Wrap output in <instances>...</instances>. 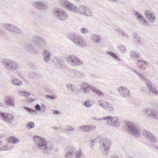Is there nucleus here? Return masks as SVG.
Returning a JSON list of instances; mask_svg holds the SVG:
<instances>
[{
	"instance_id": "f257e3e1",
	"label": "nucleus",
	"mask_w": 158,
	"mask_h": 158,
	"mask_svg": "<svg viewBox=\"0 0 158 158\" xmlns=\"http://www.w3.org/2000/svg\"><path fill=\"white\" fill-rule=\"evenodd\" d=\"M34 142L38 148L44 154L49 153L53 148V144L50 142H46L45 139L38 136H34Z\"/></svg>"
},
{
	"instance_id": "f03ea898",
	"label": "nucleus",
	"mask_w": 158,
	"mask_h": 158,
	"mask_svg": "<svg viewBox=\"0 0 158 158\" xmlns=\"http://www.w3.org/2000/svg\"><path fill=\"white\" fill-rule=\"evenodd\" d=\"M127 131L131 136L137 138L139 136L141 130L136 124L129 121L126 122Z\"/></svg>"
},
{
	"instance_id": "7ed1b4c3",
	"label": "nucleus",
	"mask_w": 158,
	"mask_h": 158,
	"mask_svg": "<svg viewBox=\"0 0 158 158\" xmlns=\"http://www.w3.org/2000/svg\"><path fill=\"white\" fill-rule=\"evenodd\" d=\"M52 14L54 17L61 21L66 20L68 17L66 12L61 8L58 7H55L53 8Z\"/></svg>"
},
{
	"instance_id": "20e7f679",
	"label": "nucleus",
	"mask_w": 158,
	"mask_h": 158,
	"mask_svg": "<svg viewBox=\"0 0 158 158\" xmlns=\"http://www.w3.org/2000/svg\"><path fill=\"white\" fill-rule=\"evenodd\" d=\"M111 144V140L109 139L105 138L101 139L100 143V148L103 154L106 155L108 154Z\"/></svg>"
},
{
	"instance_id": "39448f33",
	"label": "nucleus",
	"mask_w": 158,
	"mask_h": 158,
	"mask_svg": "<svg viewBox=\"0 0 158 158\" xmlns=\"http://www.w3.org/2000/svg\"><path fill=\"white\" fill-rule=\"evenodd\" d=\"M59 3L62 7H64L68 11L74 12L79 11L78 8L77 6L67 0H60Z\"/></svg>"
},
{
	"instance_id": "423d86ee",
	"label": "nucleus",
	"mask_w": 158,
	"mask_h": 158,
	"mask_svg": "<svg viewBox=\"0 0 158 158\" xmlns=\"http://www.w3.org/2000/svg\"><path fill=\"white\" fill-rule=\"evenodd\" d=\"M2 63L3 66L9 71H14L17 70L19 68L18 64L11 60H5Z\"/></svg>"
},
{
	"instance_id": "0eeeda50",
	"label": "nucleus",
	"mask_w": 158,
	"mask_h": 158,
	"mask_svg": "<svg viewBox=\"0 0 158 158\" xmlns=\"http://www.w3.org/2000/svg\"><path fill=\"white\" fill-rule=\"evenodd\" d=\"M66 60L70 65L73 66L82 65L84 64L83 61L74 55L68 56L66 58Z\"/></svg>"
},
{
	"instance_id": "6e6552de",
	"label": "nucleus",
	"mask_w": 158,
	"mask_h": 158,
	"mask_svg": "<svg viewBox=\"0 0 158 158\" xmlns=\"http://www.w3.org/2000/svg\"><path fill=\"white\" fill-rule=\"evenodd\" d=\"M69 39L73 42L80 47H83L85 46V43L83 40L80 38L79 36L75 34H70Z\"/></svg>"
},
{
	"instance_id": "1a4fd4ad",
	"label": "nucleus",
	"mask_w": 158,
	"mask_h": 158,
	"mask_svg": "<svg viewBox=\"0 0 158 158\" xmlns=\"http://www.w3.org/2000/svg\"><path fill=\"white\" fill-rule=\"evenodd\" d=\"M138 75L146 82V84L147 86L148 89L150 91L155 95H158V91L157 90L155 87H153V85L150 82V81L141 73H139Z\"/></svg>"
},
{
	"instance_id": "9d476101",
	"label": "nucleus",
	"mask_w": 158,
	"mask_h": 158,
	"mask_svg": "<svg viewBox=\"0 0 158 158\" xmlns=\"http://www.w3.org/2000/svg\"><path fill=\"white\" fill-rule=\"evenodd\" d=\"M102 119L107 120V123L111 126L117 127L120 125V124L118 122V118L116 117H111V116H108L103 117Z\"/></svg>"
},
{
	"instance_id": "9b49d317",
	"label": "nucleus",
	"mask_w": 158,
	"mask_h": 158,
	"mask_svg": "<svg viewBox=\"0 0 158 158\" xmlns=\"http://www.w3.org/2000/svg\"><path fill=\"white\" fill-rule=\"evenodd\" d=\"M143 113L155 119L158 118V112L155 109L149 108H145L143 110Z\"/></svg>"
},
{
	"instance_id": "f8f14e48",
	"label": "nucleus",
	"mask_w": 158,
	"mask_h": 158,
	"mask_svg": "<svg viewBox=\"0 0 158 158\" xmlns=\"http://www.w3.org/2000/svg\"><path fill=\"white\" fill-rule=\"evenodd\" d=\"M143 136L149 142L155 143L157 141L156 137L151 132L146 130L142 131Z\"/></svg>"
},
{
	"instance_id": "ddd939ff",
	"label": "nucleus",
	"mask_w": 158,
	"mask_h": 158,
	"mask_svg": "<svg viewBox=\"0 0 158 158\" xmlns=\"http://www.w3.org/2000/svg\"><path fill=\"white\" fill-rule=\"evenodd\" d=\"M32 40L34 42L35 45L38 47L39 49L40 48L43 47L46 42L44 39L40 37H34Z\"/></svg>"
},
{
	"instance_id": "4468645a",
	"label": "nucleus",
	"mask_w": 158,
	"mask_h": 158,
	"mask_svg": "<svg viewBox=\"0 0 158 158\" xmlns=\"http://www.w3.org/2000/svg\"><path fill=\"white\" fill-rule=\"evenodd\" d=\"M32 5L36 8L40 10H45L48 8V6L45 2L41 1H35L32 2Z\"/></svg>"
},
{
	"instance_id": "2eb2a0df",
	"label": "nucleus",
	"mask_w": 158,
	"mask_h": 158,
	"mask_svg": "<svg viewBox=\"0 0 158 158\" xmlns=\"http://www.w3.org/2000/svg\"><path fill=\"white\" fill-rule=\"evenodd\" d=\"M92 87L87 82H83L81 85L80 89L82 92L84 94H87L89 93V90H91Z\"/></svg>"
},
{
	"instance_id": "dca6fc26",
	"label": "nucleus",
	"mask_w": 158,
	"mask_h": 158,
	"mask_svg": "<svg viewBox=\"0 0 158 158\" xmlns=\"http://www.w3.org/2000/svg\"><path fill=\"white\" fill-rule=\"evenodd\" d=\"M96 128L95 126L86 125L80 126L78 128V130L81 131H86L88 132L94 130Z\"/></svg>"
},
{
	"instance_id": "f3484780",
	"label": "nucleus",
	"mask_w": 158,
	"mask_h": 158,
	"mask_svg": "<svg viewBox=\"0 0 158 158\" xmlns=\"http://www.w3.org/2000/svg\"><path fill=\"white\" fill-rule=\"evenodd\" d=\"M119 94L124 97H128L130 94V91L126 87L121 86L118 88Z\"/></svg>"
},
{
	"instance_id": "a211bd4d",
	"label": "nucleus",
	"mask_w": 158,
	"mask_h": 158,
	"mask_svg": "<svg viewBox=\"0 0 158 158\" xmlns=\"http://www.w3.org/2000/svg\"><path fill=\"white\" fill-rule=\"evenodd\" d=\"M5 102L8 106L14 107L15 106V100L12 97L6 96L5 97Z\"/></svg>"
},
{
	"instance_id": "6ab92c4d",
	"label": "nucleus",
	"mask_w": 158,
	"mask_h": 158,
	"mask_svg": "<svg viewBox=\"0 0 158 158\" xmlns=\"http://www.w3.org/2000/svg\"><path fill=\"white\" fill-rule=\"evenodd\" d=\"M34 108L35 109V110L25 106H23V108L24 109L27 111L28 112L31 114H33L34 113H36V111H40L41 110V107L40 105L39 104H36Z\"/></svg>"
},
{
	"instance_id": "aec40b11",
	"label": "nucleus",
	"mask_w": 158,
	"mask_h": 158,
	"mask_svg": "<svg viewBox=\"0 0 158 158\" xmlns=\"http://www.w3.org/2000/svg\"><path fill=\"white\" fill-rule=\"evenodd\" d=\"M76 150V149L71 147H67L65 149V152L67 154L65 155V157L68 158L71 157V155L74 154V152H75Z\"/></svg>"
},
{
	"instance_id": "412c9836",
	"label": "nucleus",
	"mask_w": 158,
	"mask_h": 158,
	"mask_svg": "<svg viewBox=\"0 0 158 158\" xmlns=\"http://www.w3.org/2000/svg\"><path fill=\"white\" fill-rule=\"evenodd\" d=\"M51 54L49 51L44 50L43 52V56L44 61L46 63H48L50 60Z\"/></svg>"
},
{
	"instance_id": "4be33fe9",
	"label": "nucleus",
	"mask_w": 158,
	"mask_h": 158,
	"mask_svg": "<svg viewBox=\"0 0 158 158\" xmlns=\"http://www.w3.org/2000/svg\"><path fill=\"white\" fill-rule=\"evenodd\" d=\"M135 17L137 18V20L139 21L140 23L143 24L144 25L147 24V22L145 18L139 12L135 11Z\"/></svg>"
},
{
	"instance_id": "5701e85b",
	"label": "nucleus",
	"mask_w": 158,
	"mask_h": 158,
	"mask_svg": "<svg viewBox=\"0 0 158 158\" xmlns=\"http://www.w3.org/2000/svg\"><path fill=\"white\" fill-rule=\"evenodd\" d=\"M14 118L12 114L6 113L3 119L5 122L9 124L12 123L14 121Z\"/></svg>"
},
{
	"instance_id": "b1692460",
	"label": "nucleus",
	"mask_w": 158,
	"mask_h": 158,
	"mask_svg": "<svg viewBox=\"0 0 158 158\" xmlns=\"http://www.w3.org/2000/svg\"><path fill=\"white\" fill-rule=\"evenodd\" d=\"M145 16L150 22H152L155 20L156 19L154 15L151 12L148 10H146L145 11Z\"/></svg>"
},
{
	"instance_id": "393cba45",
	"label": "nucleus",
	"mask_w": 158,
	"mask_h": 158,
	"mask_svg": "<svg viewBox=\"0 0 158 158\" xmlns=\"http://www.w3.org/2000/svg\"><path fill=\"white\" fill-rule=\"evenodd\" d=\"M74 154L71 156V158H82L83 153L81 150L77 151V149Z\"/></svg>"
},
{
	"instance_id": "a878e982",
	"label": "nucleus",
	"mask_w": 158,
	"mask_h": 158,
	"mask_svg": "<svg viewBox=\"0 0 158 158\" xmlns=\"http://www.w3.org/2000/svg\"><path fill=\"white\" fill-rule=\"evenodd\" d=\"M71 73L74 76L77 77L81 78L84 76V73L78 71L76 70H72L71 71Z\"/></svg>"
},
{
	"instance_id": "bb28decb",
	"label": "nucleus",
	"mask_w": 158,
	"mask_h": 158,
	"mask_svg": "<svg viewBox=\"0 0 158 158\" xmlns=\"http://www.w3.org/2000/svg\"><path fill=\"white\" fill-rule=\"evenodd\" d=\"M24 48L26 51L29 52H30L33 51L36 52L38 50L36 49L35 47H34V45L32 44L27 46H25Z\"/></svg>"
},
{
	"instance_id": "cd10ccee",
	"label": "nucleus",
	"mask_w": 158,
	"mask_h": 158,
	"mask_svg": "<svg viewBox=\"0 0 158 158\" xmlns=\"http://www.w3.org/2000/svg\"><path fill=\"white\" fill-rule=\"evenodd\" d=\"M7 139L9 143L12 144H16L19 141V140L18 138L14 136H11Z\"/></svg>"
},
{
	"instance_id": "c85d7f7f",
	"label": "nucleus",
	"mask_w": 158,
	"mask_h": 158,
	"mask_svg": "<svg viewBox=\"0 0 158 158\" xmlns=\"http://www.w3.org/2000/svg\"><path fill=\"white\" fill-rule=\"evenodd\" d=\"M91 90L92 91L95 93L96 94L98 95L101 96H103L104 95V93L96 88L93 87L91 88Z\"/></svg>"
},
{
	"instance_id": "c756f323",
	"label": "nucleus",
	"mask_w": 158,
	"mask_h": 158,
	"mask_svg": "<svg viewBox=\"0 0 158 158\" xmlns=\"http://www.w3.org/2000/svg\"><path fill=\"white\" fill-rule=\"evenodd\" d=\"M11 30L10 31L13 32L15 33L18 34H20L21 32V30L18 27L13 25V26Z\"/></svg>"
},
{
	"instance_id": "7c9ffc66",
	"label": "nucleus",
	"mask_w": 158,
	"mask_h": 158,
	"mask_svg": "<svg viewBox=\"0 0 158 158\" xmlns=\"http://www.w3.org/2000/svg\"><path fill=\"white\" fill-rule=\"evenodd\" d=\"M85 13L84 15L87 16L91 17L93 15V13L91 10L87 7L86 8V9L85 11Z\"/></svg>"
},
{
	"instance_id": "2f4dec72",
	"label": "nucleus",
	"mask_w": 158,
	"mask_h": 158,
	"mask_svg": "<svg viewBox=\"0 0 158 158\" xmlns=\"http://www.w3.org/2000/svg\"><path fill=\"white\" fill-rule=\"evenodd\" d=\"M106 53L110 55L112 57L116 59L117 60L119 61H120V59L119 57L113 52H107Z\"/></svg>"
},
{
	"instance_id": "473e14b6",
	"label": "nucleus",
	"mask_w": 158,
	"mask_h": 158,
	"mask_svg": "<svg viewBox=\"0 0 158 158\" xmlns=\"http://www.w3.org/2000/svg\"><path fill=\"white\" fill-rule=\"evenodd\" d=\"M92 39L95 43H100L101 41L100 37L98 35H94Z\"/></svg>"
},
{
	"instance_id": "72a5a7b5",
	"label": "nucleus",
	"mask_w": 158,
	"mask_h": 158,
	"mask_svg": "<svg viewBox=\"0 0 158 158\" xmlns=\"http://www.w3.org/2000/svg\"><path fill=\"white\" fill-rule=\"evenodd\" d=\"M12 83L16 85H20L22 84V82L19 80L17 79H14L12 81Z\"/></svg>"
},
{
	"instance_id": "f704fd0d",
	"label": "nucleus",
	"mask_w": 158,
	"mask_h": 158,
	"mask_svg": "<svg viewBox=\"0 0 158 158\" xmlns=\"http://www.w3.org/2000/svg\"><path fill=\"white\" fill-rule=\"evenodd\" d=\"M13 25L10 24H4L3 25V27L6 30L10 31L11 29V28L13 26Z\"/></svg>"
},
{
	"instance_id": "c9c22d12",
	"label": "nucleus",
	"mask_w": 158,
	"mask_h": 158,
	"mask_svg": "<svg viewBox=\"0 0 158 158\" xmlns=\"http://www.w3.org/2000/svg\"><path fill=\"white\" fill-rule=\"evenodd\" d=\"M18 94L22 96L28 97L30 95V93L26 91H18Z\"/></svg>"
},
{
	"instance_id": "e433bc0d",
	"label": "nucleus",
	"mask_w": 158,
	"mask_h": 158,
	"mask_svg": "<svg viewBox=\"0 0 158 158\" xmlns=\"http://www.w3.org/2000/svg\"><path fill=\"white\" fill-rule=\"evenodd\" d=\"M26 126L27 128L31 129L34 127V124L33 122H30L27 123Z\"/></svg>"
},
{
	"instance_id": "4c0bfd02",
	"label": "nucleus",
	"mask_w": 158,
	"mask_h": 158,
	"mask_svg": "<svg viewBox=\"0 0 158 158\" xmlns=\"http://www.w3.org/2000/svg\"><path fill=\"white\" fill-rule=\"evenodd\" d=\"M142 61H143V60H138L137 62V65L139 69H140L141 70H144L145 68L143 69L142 66V64L141 63H140L141 62H142Z\"/></svg>"
},
{
	"instance_id": "58836bf2",
	"label": "nucleus",
	"mask_w": 158,
	"mask_h": 158,
	"mask_svg": "<svg viewBox=\"0 0 158 158\" xmlns=\"http://www.w3.org/2000/svg\"><path fill=\"white\" fill-rule=\"evenodd\" d=\"M107 110L109 111H112L113 110L114 108L111 104H109L106 105L105 108Z\"/></svg>"
},
{
	"instance_id": "ea45409f",
	"label": "nucleus",
	"mask_w": 158,
	"mask_h": 158,
	"mask_svg": "<svg viewBox=\"0 0 158 158\" xmlns=\"http://www.w3.org/2000/svg\"><path fill=\"white\" fill-rule=\"evenodd\" d=\"M131 56L135 57H139V53L138 52H132L131 53Z\"/></svg>"
},
{
	"instance_id": "a19ab883",
	"label": "nucleus",
	"mask_w": 158,
	"mask_h": 158,
	"mask_svg": "<svg viewBox=\"0 0 158 158\" xmlns=\"http://www.w3.org/2000/svg\"><path fill=\"white\" fill-rule=\"evenodd\" d=\"M81 32L82 33L84 34H85L88 33L89 31L87 28H83L81 29Z\"/></svg>"
},
{
	"instance_id": "79ce46f5",
	"label": "nucleus",
	"mask_w": 158,
	"mask_h": 158,
	"mask_svg": "<svg viewBox=\"0 0 158 158\" xmlns=\"http://www.w3.org/2000/svg\"><path fill=\"white\" fill-rule=\"evenodd\" d=\"M133 37L135 41H136L138 39H139V36L137 33H134L133 35Z\"/></svg>"
},
{
	"instance_id": "37998d69",
	"label": "nucleus",
	"mask_w": 158,
	"mask_h": 158,
	"mask_svg": "<svg viewBox=\"0 0 158 158\" xmlns=\"http://www.w3.org/2000/svg\"><path fill=\"white\" fill-rule=\"evenodd\" d=\"M72 86H73V85L70 84H68L67 85V87L68 90L69 92H71V88H72Z\"/></svg>"
},
{
	"instance_id": "c03bdc74",
	"label": "nucleus",
	"mask_w": 158,
	"mask_h": 158,
	"mask_svg": "<svg viewBox=\"0 0 158 158\" xmlns=\"http://www.w3.org/2000/svg\"><path fill=\"white\" fill-rule=\"evenodd\" d=\"M95 139H90V141L91 142L89 144V145L90 147H92L94 145L95 143Z\"/></svg>"
},
{
	"instance_id": "a18cd8bd",
	"label": "nucleus",
	"mask_w": 158,
	"mask_h": 158,
	"mask_svg": "<svg viewBox=\"0 0 158 158\" xmlns=\"http://www.w3.org/2000/svg\"><path fill=\"white\" fill-rule=\"evenodd\" d=\"M5 114L6 113L4 112L0 111V118L1 119L3 120Z\"/></svg>"
},
{
	"instance_id": "49530a36",
	"label": "nucleus",
	"mask_w": 158,
	"mask_h": 158,
	"mask_svg": "<svg viewBox=\"0 0 158 158\" xmlns=\"http://www.w3.org/2000/svg\"><path fill=\"white\" fill-rule=\"evenodd\" d=\"M118 32L120 34H121V35L123 36H126L127 37V35H126V34L124 33V32L121 30H118Z\"/></svg>"
},
{
	"instance_id": "de8ad7c7",
	"label": "nucleus",
	"mask_w": 158,
	"mask_h": 158,
	"mask_svg": "<svg viewBox=\"0 0 158 158\" xmlns=\"http://www.w3.org/2000/svg\"><path fill=\"white\" fill-rule=\"evenodd\" d=\"M87 7H86L84 5L81 6H80L79 8H78L79 10H82L85 11V10L86 9V8Z\"/></svg>"
},
{
	"instance_id": "09e8293b",
	"label": "nucleus",
	"mask_w": 158,
	"mask_h": 158,
	"mask_svg": "<svg viewBox=\"0 0 158 158\" xmlns=\"http://www.w3.org/2000/svg\"><path fill=\"white\" fill-rule=\"evenodd\" d=\"M108 104V102H102V103L101 104L100 106L102 107L105 108L106 106V105H107Z\"/></svg>"
},
{
	"instance_id": "8fccbe9b",
	"label": "nucleus",
	"mask_w": 158,
	"mask_h": 158,
	"mask_svg": "<svg viewBox=\"0 0 158 158\" xmlns=\"http://www.w3.org/2000/svg\"><path fill=\"white\" fill-rule=\"evenodd\" d=\"M118 48L122 52H124L125 50V47L123 46H120L118 47Z\"/></svg>"
},
{
	"instance_id": "3c124183",
	"label": "nucleus",
	"mask_w": 158,
	"mask_h": 158,
	"mask_svg": "<svg viewBox=\"0 0 158 158\" xmlns=\"http://www.w3.org/2000/svg\"><path fill=\"white\" fill-rule=\"evenodd\" d=\"M30 75L31 76V77L34 79H36L37 77L36 75L37 74L35 73H31Z\"/></svg>"
},
{
	"instance_id": "603ef678",
	"label": "nucleus",
	"mask_w": 158,
	"mask_h": 158,
	"mask_svg": "<svg viewBox=\"0 0 158 158\" xmlns=\"http://www.w3.org/2000/svg\"><path fill=\"white\" fill-rule=\"evenodd\" d=\"M74 130V128L71 126H69V127L66 129V130L68 131H73Z\"/></svg>"
},
{
	"instance_id": "864d4df0",
	"label": "nucleus",
	"mask_w": 158,
	"mask_h": 158,
	"mask_svg": "<svg viewBox=\"0 0 158 158\" xmlns=\"http://www.w3.org/2000/svg\"><path fill=\"white\" fill-rule=\"evenodd\" d=\"M89 102H84L85 106L87 107H89L90 106V104L89 103Z\"/></svg>"
},
{
	"instance_id": "5fc2aeb1",
	"label": "nucleus",
	"mask_w": 158,
	"mask_h": 158,
	"mask_svg": "<svg viewBox=\"0 0 158 158\" xmlns=\"http://www.w3.org/2000/svg\"><path fill=\"white\" fill-rule=\"evenodd\" d=\"M0 149H3L2 150V151H5L6 150H8L7 147L5 145H3Z\"/></svg>"
},
{
	"instance_id": "6e6d98bb",
	"label": "nucleus",
	"mask_w": 158,
	"mask_h": 158,
	"mask_svg": "<svg viewBox=\"0 0 158 158\" xmlns=\"http://www.w3.org/2000/svg\"><path fill=\"white\" fill-rule=\"evenodd\" d=\"M72 88L71 89V92H75L77 90V88L76 87L74 86L73 85V86H72Z\"/></svg>"
},
{
	"instance_id": "4d7b16f0",
	"label": "nucleus",
	"mask_w": 158,
	"mask_h": 158,
	"mask_svg": "<svg viewBox=\"0 0 158 158\" xmlns=\"http://www.w3.org/2000/svg\"><path fill=\"white\" fill-rule=\"evenodd\" d=\"M56 61H57L58 63V64L60 65V64H61V63L63 62L62 60L59 58H58L56 59Z\"/></svg>"
},
{
	"instance_id": "13d9d810",
	"label": "nucleus",
	"mask_w": 158,
	"mask_h": 158,
	"mask_svg": "<svg viewBox=\"0 0 158 158\" xmlns=\"http://www.w3.org/2000/svg\"><path fill=\"white\" fill-rule=\"evenodd\" d=\"M46 96L48 98H49L51 99H54L55 98V97L54 96H50L48 95H47Z\"/></svg>"
},
{
	"instance_id": "bf43d9fd",
	"label": "nucleus",
	"mask_w": 158,
	"mask_h": 158,
	"mask_svg": "<svg viewBox=\"0 0 158 158\" xmlns=\"http://www.w3.org/2000/svg\"><path fill=\"white\" fill-rule=\"evenodd\" d=\"M53 114H60V112L58 110H55L53 112Z\"/></svg>"
},
{
	"instance_id": "052dcab7",
	"label": "nucleus",
	"mask_w": 158,
	"mask_h": 158,
	"mask_svg": "<svg viewBox=\"0 0 158 158\" xmlns=\"http://www.w3.org/2000/svg\"><path fill=\"white\" fill-rule=\"evenodd\" d=\"M110 158H119V157L117 155H113L110 156Z\"/></svg>"
},
{
	"instance_id": "680f3d73",
	"label": "nucleus",
	"mask_w": 158,
	"mask_h": 158,
	"mask_svg": "<svg viewBox=\"0 0 158 158\" xmlns=\"http://www.w3.org/2000/svg\"><path fill=\"white\" fill-rule=\"evenodd\" d=\"M79 13L81 15H84V14H85V11L84 10H79Z\"/></svg>"
},
{
	"instance_id": "e2e57ef3",
	"label": "nucleus",
	"mask_w": 158,
	"mask_h": 158,
	"mask_svg": "<svg viewBox=\"0 0 158 158\" xmlns=\"http://www.w3.org/2000/svg\"><path fill=\"white\" fill-rule=\"evenodd\" d=\"M142 62H143V64L145 65V66H146L147 67H148V62L143 61H142Z\"/></svg>"
},
{
	"instance_id": "0e129e2a",
	"label": "nucleus",
	"mask_w": 158,
	"mask_h": 158,
	"mask_svg": "<svg viewBox=\"0 0 158 158\" xmlns=\"http://www.w3.org/2000/svg\"><path fill=\"white\" fill-rule=\"evenodd\" d=\"M5 34V32L4 30H2L0 29V35H1L2 34Z\"/></svg>"
},
{
	"instance_id": "69168bd1",
	"label": "nucleus",
	"mask_w": 158,
	"mask_h": 158,
	"mask_svg": "<svg viewBox=\"0 0 158 158\" xmlns=\"http://www.w3.org/2000/svg\"><path fill=\"white\" fill-rule=\"evenodd\" d=\"M136 41H137V42L139 44H141L142 42V41L139 40V39H138V40H137Z\"/></svg>"
},
{
	"instance_id": "338daca9",
	"label": "nucleus",
	"mask_w": 158,
	"mask_h": 158,
	"mask_svg": "<svg viewBox=\"0 0 158 158\" xmlns=\"http://www.w3.org/2000/svg\"><path fill=\"white\" fill-rule=\"evenodd\" d=\"M91 119L93 120H97V119L96 118V117L95 116H93L91 118Z\"/></svg>"
},
{
	"instance_id": "774afa93",
	"label": "nucleus",
	"mask_w": 158,
	"mask_h": 158,
	"mask_svg": "<svg viewBox=\"0 0 158 158\" xmlns=\"http://www.w3.org/2000/svg\"><path fill=\"white\" fill-rule=\"evenodd\" d=\"M102 102H102V101H101V100H99V101H98V104H99L100 105H100H101V104H102Z\"/></svg>"
}]
</instances>
